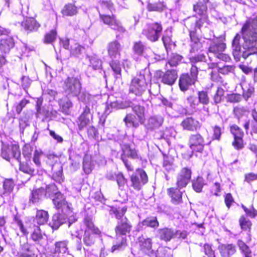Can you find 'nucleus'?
Returning a JSON list of instances; mask_svg holds the SVG:
<instances>
[{
  "instance_id": "obj_20",
  "label": "nucleus",
  "mask_w": 257,
  "mask_h": 257,
  "mask_svg": "<svg viewBox=\"0 0 257 257\" xmlns=\"http://www.w3.org/2000/svg\"><path fill=\"white\" fill-rule=\"evenodd\" d=\"M107 50L108 56L114 60L119 58L122 46L117 41L114 40L108 44Z\"/></svg>"
},
{
  "instance_id": "obj_49",
  "label": "nucleus",
  "mask_w": 257,
  "mask_h": 257,
  "mask_svg": "<svg viewBox=\"0 0 257 257\" xmlns=\"http://www.w3.org/2000/svg\"><path fill=\"white\" fill-rule=\"evenodd\" d=\"M146 49V46L141 41L135 42L133 46L134 53L138 56L143 55L144 52Z\"/></svg>"
},
{
  "instance_id": "obj_37",
  "label": "nucleus",
  "mask_w": 257,
  "mask_h": 257,
  "mask_svg": "<svg viewBox=\"0 0 257 257\" xmlns=\"http://www.w3.org/2000/svg\"><path fill=\"white\" fill-rule=\"evenodd\" d=\"M130 107H132L133 110L137 116L140 123H144L145 120V108L140 105H132L131 104Z\"/></svg>"
},
{
  "instance_id": "obj_6",
  "label": "nucleus",
  "mask_w": 257,
  "mask_h": 257,
  "mask_svg": "<svg viewBox=\"0 0 257 257\" xmlns=\"http://www.w3.org/2000/svg\"><path fill=\"white\" fill-rule=\"evenodd\" d=\"M17 224L23 235L31 233V237L33 241L39 242L43 238V233L39 226L31 224L28 227L27 225H24L21 221H18Z\"/></svg>"
},
{
  "instance_id": "obj_17",
  "label": "nucleus",
  "mask_w": 257,
  "mask_h": 257,
  "mask_svg": "<svg viewBox=\"0 0 257 257\" xmlns=\"http://www.w3.org/2000/svg\"><path fill=\"white\" fill-rule=\"evenodd\" d=\"M225 48L226 45L221 40L218 39L214 40L210 44L208 50V57L210 61H212L211 54L214 55V57H216L221 52H223Z\"/></svg>"
},
{
  "instance_id": "obj_64",
  "label": "nucleus",
  "mask_w": 257,
  "mask_h": 257,
  "mask_svg": "<svg viewBox=\"0 0 257 257\" xmlns=\"http://www.w3.org/2000/svg\"><path fill=\"white\" fill-rule=\"evenodd\" d=\"M251 116L253 118L250 122V127L254 133H257V111L255 110H252Z\"/></svg>"
},
{
  "instance_id": "obj_29",
  "label": "nucleus",
  "mask_w": 257,
  "mask_h": 257,
  "mask_svg": "<svg viewBox=\"0 0 257 257\" xmlns=\"http://www.w3.org/2000/svg\"><path fill=\"white\" fill-rule=\"evenodd\" d=\"M66 221V218L64 214L57 213L53 216L52 221L49 223V225L52 229H57Z\"/></svg>"
},
{
  "instance_id": "obj_4",
  "label": "nucleus",
  "mask_w": 257,
  "mask_h": 257,
  "mask_svg": "<svg viewBox=\"0 0 257 257\" xmlns=\"http://www.w3.org/2000/svg\"><path fill=\"white\" fill-rule=\"evenodd\" d=\"M132 229L131 223L126 217L117 222L115 228V232L117 239L120 237V241L112 246L111 248L112 252L124 248L126 245V239L125 237H123V236H126L127 234H129Z\"/></svg>"
},
{
  "instance_id": "obj_8",
  "label": "nucleus",
  "mask_w": 257,
  "mask_h": 257,
  "mask_svg": "<svg viewBox=\"0 0 257 257\" xmlns=\"http://www.w3.org/2000/svg\"><path fill=\"white\" fill-rule=\"evenodd\" d=\"M1 156L7 161L14 158L18 162H20L21 152L19 146L16 144L8 145L3 143Z\"/></svg>"
},
{
  "instance_id": "obj_41",
  "label": "nucleus",
  "mask_w": 257,
  "mask_h": 257,
  "mask_svg": "<svg viewBox=\"0 0 257 257\" xmlns=\"http://www.w3.org/2000/svg\"><path fill=\"white\" fill-rule=\"evenodd\" d=\"M95 233L89 230H85L83 237L84 244L86 246H91L95 240Z\"/></svg>"
},
{
  "instance_id": "obj_13",
  "label": "nucleus",
  "mask_w": 257,
  "mask_h": 257,
  "mask_svg": "<svg viewBox=\"0 0 257 257\" xmlns=\"http://www.w3.org/2000/svg\"><path fill=\"white\" fill-rule=\"evenodd\" d=\"M189 145L192 151L201 152L204 147V139L199 134L191 135L189 137Z\"/></svg>"
},
{
  "instance_id": "obj_56",
  "label": "nucleus",
  "mask_w": 257,
  "mask_h": 257,
  "mask_svg": "<svg viewBox=\"0 0 257 257\" xmlns=\"http://www.w3.org/2000/svg\"><path fill=\"white\" fill-rule=\"evenodd\" d=\"M183 57L177 54H173L170 60L168 61V64L170 66H176L182 60Z\"/></svg>"
},
{
  "instance_id": "obj_7",
  "label": "nucleus",
  "mask_w": 257,
  "mask_h": 257,
  "mask_svg": "<svg viewBox=\"0 0 257 257\" xmlns=\"http://www.w3.org/2000/svg\"><path fill=\"white\" fill-rule=\"evenodd\" d=\"M162 31V27L160 23L155 22L147 24L143 30V34L152 41H157Z\"/></svg>"
},
{
  "instance_id": "obj_42",
  "label": "nucleus",
  "mask_w": 257,
  "mask_h": 257,
  "mask_svg": "<svg viewBox=\"0 0 257 257\" xmlns=\"http://www.w3.org/2000/svg\"><path fill=\"white\" fill-rule=\"evenodd\" d=\"M51 170L53 172V178L56 181L61 183L63 181L62 167L60 164H56L54 170Z\"/></svg>"
},
{
  "instance_id": "obj_5",
  "label": "nucleus",
  "mask_w": 257,
  "mask_h": 257,
  "mask_svg": "<svg viewBox=\"0 0 257 257\" xmlns=\"http://www.w3.org/2000/svg\"><path fill=\"white\" fill-rule=\"evenodd\" d=\"M198 68L193 65L190 69V74H183L180 77L179 85L181 91H185L188 89L190 86L194 84L197 81Z\"/></svg>"
},
{
  "instance_id": "obj_1",
  "label": "nucleus",
  "mask_w": 257,
  "mask_h": 257,
  "mask_svg": "<svg viewBox=\"0 0 257 257\" xmlns=\"http://www.w3.org/2000/svg\"><path fill=\"white\" fill-rule=\"evenodd\" d=\"M257 16L253 19H249L243 25L241 35L243 43L242 46L244 50L241 51L240 45V36L237 34L232 43V54L236 61H240L242 56L246 59L249 55L257 53Z\"/></svg>"
},
{
  "instance_id": "obj_22",
  "label": "nucleus",
  "mask_w": 257,
  "mask_h": 257,
  "mask_svg": "<svg viewBox=\"0 0 257 257\" xmlns=\"http://www.w3.org/2000/svg\"><path fill=\"white\" fill-rule=\"evenodd\" d=\"M152 243V239L150 238L141 237L139 238L138 244L140 251L149 255L154 253Z\"/></svg>"
},
{
  "instance_id": "obj_16",
  "label": "nucleus",
  "mask_w": 257,
  "mask_h": 257,
  "mask_svg": "<svg viewBox=\"0 0 257 257\" xmlns=\"http://www.w3.org/2000/svg\"><path fill=\"white\" fill-rule=\"evenodd\" d=\"M131 104H132V102L127 100H116L110 102H107L103 114L107 115L112 110L126 108L131 106Z\"/></svg>"
},
{
  "instance_id": "obj_60",
  "label": "nucleus",
  "mask_w": 257,
  "mask_h": 257,
  "mask_svg": "<svg viewBox=\"0 0 257 257\" xmlns=\"http://www.w3.org/2000/svg\"><path fill=\"white\" fill-rule=\"evenodd\" d=\"M84 50V48L77 43H75L71 47V54L74 56H78L81 54Z\"/></svg>"
},
{
  "instance_id": "obj_33",
  "label": "nucleus",
  "mask_w": 257,
  "mask_h": 257,
  "mask_svg": "<svg viewBox=\"0 0 257 257\" xmlns=\"http://www.w3.org/2000/svg\"><path fill=\"white\" fill-rule=\"evenodd\" d=\"M190 37L191 39V49L190 52V53H192L197 52L202 48V44L199 39L197 37L196 34L192 33Z\"/></svg>"
},
{
  "instance_id": "obj_53",
  "label": "nucleus",
  "mask_w": 257,
  "mask_h": 257,
  "mask_svg": "<svg viewBox=\"0 0 257 257\" xmlns=\"http://www.w3.org/2000/svg\"><path fill=\"white\" fill-rule=\"evenodd\" d=\"M166 8V6L162 2L150 3L148 6V9L149 11L162 12Z\"/></svg>"
},
{
  "instance_id": "obj_44",
  "label": "nucleus",
  "mask_w": 257,
  "mask_h": 257,
  "mask_svg": "<svg viewBox=\"0 0 257 257\" xmlns=\"http://www.w3.org/2000/svg\"><path fill=\"white\" fill-rule=\"evenodd\" d=\"M19 162L20 163V170L26 174L28 175L27 180H29L32 176L34 175L35 170L27 164L21 163V162Z\"/></svg>"
},
{
  "instance_id": "obj_24",
  "label": "nucleus",
  "mask_w": 257,
  "mask_h": 257,
  "mask_svg": "<svg viewBox=\"0 0 257 257\" xmlns=\"http://www.w3.org/2000/svg\"><path fill=\"white\" fill-rule=\"evenodd\" d=\"M92 118V115L90 113V109L87 106H86L78 119V123L79 130H82L88 125Z\"/></svg>"
},
{
  "instance_id": "obj_47",
  "label": "nucleus",
  "mask_w": 257,
  "mask_h": 257,
  "mask_svg": "<svg viewBox=\"0 0 257 257\" xmlns=\"http://www.w3.org/2000/svg\"><path fill=\"white\" fill-rule=\"evenodd\" d=\"M237 244L241 253L245 257H251V252L249 247L241 240H238Z\"/></svg>"
},
{
  "instance_id": "obj_39",
  "label": "nucleus",
  "mask_w": 257,
  "mask_h": 257,
  "mask_svg": "<svg viewBox=\"0 0 257 257\" xmlns=\"http://www.w3.org/2000/svg\"><path fill=\"white\" fill-rule=\"evenodd\" d=\"M87 59L89 61V66L91 67L94 70H98L101 68L102 61L98 57L93 54L87 56Z\"/></svg>"
},
{
  "instance_id": "obj_26",
  "label": "nucleus",
  "mask_w": 257,
  "mask_h": 257,
  "mask_svg": "<svg viewBox=\"0 0 257 257\" xmlns=\"http://www.w3.org/2000/svg\"><path fill=\"white\" fill-rule=\"evenodd\" d=\"M158 236L161 240L168 242L175 238L176 230L170 228L159 229L157 231Z\"/></svg>"
},
{
  "instance_id": "obj_23",
  "label": "nucleus",
  "mask_w": 257,
  "mask_h": 257,
  "mask_svg": "<svg viewBox=\"0 0 257 257\" xmlns=\"http://www.w3.org/2000/svg\"><path fill=\"white\" fill-rule=\"evenodd\" d=\"M218 250L222 257H231L236 252V247L233 243H223L218 246Z\"/></svg>"
},
{
  "instance_id": "obj_28",
  "label": "nucleus",
  "mask_w": 257,
  "mask_h": 257,
  "mask_svg": "<svg viewBox=\"0 0 257 257\" xmlns=\"http://www.w3.org/2000/svg\"><path fill=\"white\" fill-rule=\"evenodd\" d=\"M68 243V241L67 240L58 241L55 243V248L53 253L56 256L67 253Z\"/></svg>"
},
{
  "instance_id": "obj_54",
  "label": "nucleus",
  "mask_w": 257,
  "mask_h": 257,
  "mask_svg": "<svg viewBox=\"0 0 257 257\" xmlns=\"http://www.w3.org/2000/svg\"><path fill=\"white\" fill-rule=\"evenodd\" d=\"M204 185L203 179L202 177H198L193 180L192 182V187L193 189L197 192H200Z\"/></svg>"
},
{
  "instance_id": "obj_46",
  "label": "nucleus",
  "mask_w": 257,
  "mask_h": 257,
  "mask_svg": "<svg viewBox=\"0 0 257 257\" xmlns=\"http://www.w3.org/2000/svg\"><path fill=\"white\" fill-rule=\"evenodd\" d=\"M78 12L77 8L74 5L69 4L66 5L62 11L63 15L66 16H72Z\"/></svg>"
},
{
  "instance_id": "obj_51",
  "label": "nucleus",
  "mask_w": 257,
  "mask_h": 257,
  "mask_svg": "<svg viewBox=\"0 0 257 257\" xmlns=\"http://www.w3.org/2000/svg\"><path fill=\"white\" fill-rule=\"evenodd\" d=\"M156 257H172L171 249L166 247H160L156 253Z\"/></svg>"
},
{
  "instance_id": "obj_32",
  "label": "nucleus",
  "mask_w": 257,
  "mask_h": 257,
  "mask_svg": "<svg viewBox=\"0 0 257 257\" xmlns=\"http://www.w3.org/2000/svg\"><path fill=\"white\" fill-rule=\"evenodd\" d=\"M163 122V118L161 116H151L148 120L147 126L148 128L154 130L159 128Z\"/></svg>"
},
{
  "instance_id": "obj_36",
  "label": "nucleus",
  "mask_w": 257,
  "mask_h": 257,
  "mask_svg": "<svg viewBox=\"0 0 257 257\" xmlns=\"http://www.w3.org/2000/svg\"><path fill=\"white\" fill-rule=\"evenodd\" d=\"M140 227H143V226L150 227L152 228H157L159 225V223L157 218L155 216L148 217L145 219L143 220L139 224Z\"/></svg>"
},
{
  "instance_id": "obj_57",
  "label": "nucleus",
  "mask_w": 257,
  "mask_h": 257,
  "mask_svg": "<svg viewBox=\"0 0 257 257\" xmlns=\"http://www.w3.org/2000/svg\"><path fill=\"white\" fill-rule=\"evenodd\" d=\"M247 110L245 107L238 105L234 108L233 112L236 117L240 118L245 115Z\"/></svg>"
},
{
  "instance_id": "obj_52",
  "label": "nucleus",
  "mask_w": 257,
  "mask_h": 257,
  "mask_svg": "<svg viewBox=\"0 0 257 257\" xmlns=\"http://www.w3.org/2000/svg\"><path fill=\"white\" fill-rule=\"evenodd\" d=\"M127 208L125 206L122 208H112L110 210V214H114L115 217L120 219L123 216L126 211Z\"/></svg>"
},
{
  "instance_id": "obj_38",
  "label": "nucleus",
  "mask_w": 257,
  "mask_h": 257,
  "mask_svg": "<svg viewBox=\"0 0 257 257\" xmlns=\"http://www.w3.org/2000/svg\"><path fill=\"white\" fill-rule=\"evenodd\" d=\"M123 121L127 127H133L135 128H137L139 126V123H140L138 117L132 113L127 114L124 118Z\"/></svg>"
},
{
  "instance_id": "obj_18",
  "label": "nucleus",
  "mask_w": 257,
  "mask_h": 257,
  "mask_svg": "<svg viewBox=\"0 0 257 257\" xmlns=\"http://www.w3.org/2000/svg\"><path fill=\"white\" fill-rule=\"evenodd\" d=\"M14 186V182L11 179H4L1 178L0 179V195L3 197L9 198Z\"/></svg>"
},
{
  "instance_id": "obj_10",
  "label": "nucleus",
  "mask_w": 257,
  "mask_h": 257,
  "mask_svg": "<svg viewBox=\"0 0 257 257\" xmlns=\"http://www.w3.org/2000/svg\"><path fill=\"white\" fill-rule=\"evenodd\" d=\"M122 154L121 156V159L124 163L125 167L128 171H132L133 168L130 162L125 159V157H130L132 159H138L139 156L137 151L129 145H123L122 147Z\"/></svg>"
},
{
  "instance_id": "obj_11",
  "label": "nucleus",
  "mask_w": 257,
  "mask_h": 257,
  "mask_svg": "<svg viewBox=\"0 0 257 257\" xmlns=\"http://www.w3.org/2000/svg\"><path fill=\"white\" fill-rule=\"evenodd\" d=\"M161 71H157L155 72V77L157 78H162L161 81L169 85H173L178 78L177 72L174 69L168 70L164 74Z\"/></svg>"
},
{
  "instance_id": "obj_3",
  "label": "nucleus",
  "mask_w": 257,
  "mask_h": 257,
  "mask_svg": "<svg viewBox=\"0 0 257 257\" xmlns=\"http://www.w3.org/2000/svg\"><path fill=\"white\" fill-rule=\"evenodd\" d=\"M151 76L149 72L142 71L132 79L130 92L137 96H141L151 84Z\"/></svg>"
},
{
  "instance_id": "obj_2",
  "label": "nucleus",
  "mask_w": 257,
  "mask_h": 257,
  "mask_svg": "<svg viewBox=\"0 0 257 257\" xmlns=\"http://www.w3.org/2000/svg\"><path fill=\"white\" fill-rule=\"evenodd\" d=\"M100 5V8L99 13L101 21L111 29L120 33L124 32V28L122 26L120 21L116 19L114 15H110L104 13V11H111L112 8V4L110 0H101Z\"/></svg>"
},
{
  "instance_id": "obj_12",
  "label": "nucleus",
  "mask_w": 257,
  "mask_h": 257,
  "mask_svg": "<svg viewBox=\"0 0 257 257\" xmlns=\"http://www.w3.org/2000/svg\"><path fill=\"white\" fill-rule=\"evenodd\" d=\"M148 178L146 173L142 169H138L131 176V181L134 188L139 190L142 185L148 182Z\"/></svg>"
},
{
  "instance_id": "obj_62",
  "label": "nucleus",
  "mask_w": 257,
  "mask_h": 257,
  "mask_svg": "<svg viewBox=\"0 0 257 257\" xmlns=\"http://www.w3.org/2000/svg\"><path fill=\"white\" fill-rule=\"evenodd\" d=\"M239 224L241 228L244 230H249L251 223L250 221L246 219L244 216H241L239 219Z\"/></svg>"
},
{
  "instance_id": "obj_21",
  "label": "nucleus",
  "mask_w": 257,
  "mask_h": 257,
  "mask_svg": "<svg viewBox=\"0 0 257 257\" xmlns=\"http://www.w3.org/2000/svg\"><path fill=\"white\" fill-rule=\"evenodd\" d=\"M181 125L184 130L196 131L201 127V124L198 120L192 117H188L181 122Z\"/></svg>"
},
{
  "instance_id": "obj_30",
  "label": "nucleus",
  "mask_w": 257,
  "mask_h": 257,
  "mask_svg": "<svg viewBox=\"0 0 257 257\" xmlns=\"http://www.w3.org/2000/svg\"><path fill=\"white\" fill-rule=\"evenodd\" d=\"M14 40L11 37L3 39L0 42V51L4 53H8L14 47Z\"/></svg>"
},
{
  "instance_id": "obj_31",
  "label": "nucleus",
  "mask_w": 257,
  "mask_h": 257,
  "mask_svg": "<svg viewBox=\"0 0 257 257\" xmlns=\"http://www.w3.org/2000/svg\"><path fill=\"white\" fill-rule=\"evenodd\" d=\"M21 26L26 30L36 31L40 27V24L33 18H27L21 23Z\"/></svg>"
},
{
  "instance_id": "obj_59",
  "label": "nucleus",
  "mask_w": 257,
  "mask_h": 257,
  "mask_svg": "<svg viewBox=\"0 0 257 257\" xmlns=\"http://www.w3.org/2000/svg\"><path fill=\"white\" fill-rule=\"evenodd\" d=\"M189 60L192 67L193 65L196 66L195 64L197 63L205 62L206 58L204 55L199 54L194 56H190Z\"/></svg>"
},
{
  "instance_id": "obj_50",
  "label": "nucleus",
  "mask_w": 257,
  "mask_h": 257,
  "mask_svg": "<svg viewBox=\"0 0 257 257\" xmlns=\"http://www.w3.org/2000/svg\"><path fill=\"white\" fill-rule=\"evenodd\" d=\"M83 168L84 172L89 174L93 169V164L91 162V159L90 156H85L83 159Z\"/></svg>"
},
{
  "instance_id": "obj_63",
  "label": "nucleus",
  "mask_w": 257,
  "mask_h": 257,
  "mask_svg": "<svg viewBox=\"0 0 257 257\" xmlns=\"http://www.w3.org/2000/svg\"><path fill=\"white\" fill-rule=\"evenodd\" d=\"M224 92L223 89L219 87L217 88L213 96L214 101L215 103H218L221 102L222 97L224 95Z\"/></svg>"
},
{
  "instance_id": "obj_40",
  "label": "nucleus",
  "mask_w": 257,
  "mask_h": 257,
  "mask_svg": "<svg viewBox=\"0 0 257 257\" xmlns=\"http://www.w3.org/2000/svg\"><path fill=\"white\" fill-rule=\"evenodd\" d=\"M53 203L57 209H62V210L67 207L65 200L62 194L60 193H56V196L53 199Z\"/></svg>"
},
{
  "instance_id": "obj_14",
  "label": "nucleus",
  "mask_w": 257,
  "mask_h": 257,
  "mask_svg": "<svg viewBox=\"0 0 257 257\" xmlns=\"http://www.w3.org/2000/svg\"><path fill=\"white\" fill-rule=\"evenodd\" d=\"M185 25L189 30L190 36L191 33L196 34L197 29H200L203 26L206 28L208 25L204 21H200V19H198L195 17H192L188 18L185 21Z\"/></svg>"
},
{
  "instance_id": "obj_9",
  "label": "nucleus",
  "mask_w": 257,
  "mask_h": 257,
  "mask_svg": "<svg viewBox=\"0 0 257 257\" xmlns=\"http://www.w3.org/2000/svg\"><path fill=\"white\" fill-rule=\"evenodd\" d=\"M81 86L79 80L75 77H68L65 81L63 89L68 94L77 96L80 93Z\"/></svg>"
},
{
  "instance_id": "obj_35",
  "label": "nucleus",
  "mask_w": 257,
  "mask_h": 257,
  "mask_svg": "<svg viewBox=\"0 0 257 257\" xmlns=\"http://www.w3.org/2000/svg\"><path fill=\"white\" fill-rule=\"evenodd\" d=\"M168 191L171 197L172 201L174 204H178L182 202V192L179 189L171 188L168 189Z\"/></svg>"
},
{
  "instance_id": "obj_61",
  "label": "nucleus",
  "mask_w": 257,
  "mask_h": 257,
  "mask_svg": "<svg viewBox=\"0 0 257 257\" xmlns=\"http://www.w3.org/2000/svg\"><path fill=\"white\" fill-rule=\"evenodd\" d=\"M110 66L116 75H120L121 69L119 61L112 60L110 63Z\"/></svg>"
},
{
  "instance_id": "obj_58",
  "label": "nucleus",
  "mask_w": 257,
  "mask_h": 257,
  "mask_svg": "<svg viewBox=\"0 0 257 257\" xmlns=\"http://www.w3.org/2000/svg\"><path fill=\"white\" fill-rule=\"evenodd\" d=\"M47 163L50 165L51 169L54 170L56 164H59L58 162V157L53 154H49L47 156Z\"/></svg>"
},
{
  "instance_id": "obj_19",
  "label": "nucleus",
  "mask_w": 257,
  "mask_h": 257,
  "mask_svg": "<svg viewBox=\"0 0 257 257\" xmlns=\"http://www.w3.org/2000/svg\"><path fill=\"white\" fill-rule=\"evenodd\" d=\"M191 170L184 168L182 169L177 177V185L179 188L181 189L186 186L191 179Z\"/></svg>"
},
{
  "instance_id": "obj_55",
  "label": "nucleus",
  "mask_w": 257,
  "mask_h": 257,
  "mask_svg": "<svg viewBox=\"0 0 257 257\" xmlns=\"http://www.w3.org/2000/svg\"><path fill=\"white\" fill-rule=\"evenodd\" d=\"M198 98L200 103L204 105L208 104L209 102V98L207 92L200 91L197 93Z\"/></svg>"
},
{
  "instance_id": "obj_34",
  "label": "nucleus",
  "mask_w": 257,
  "mask_h": 257,
  "mask_svg": "<svg viewBox=\"0 0 257 257\" xmlns=\"http://www.w3.org/2000/svg\"><path fill=\"white\" fill-rule=\"evenodd\" d=\"M45 196V190L44 188H40L32 191L30 198V202L36 203L39 202Z\"/></svg>"
},
{
  "instance_id": "obj_27",
  "label": "nucleus",
  "mask_w": 257,
  "mask_h": 257,
  "mask_svg": "<svg viewBox=\"0 0 257 257\" xmlns=\"http://www.w3.org/2000/svg\"><path fill=\"white\" fill-rule=\"evenodd\" d=\"M17 255L20 257H36V255L30 249V245L25 241L23 243L20 241V250L18 252Z\"/></svg>"
},
{
  "instance_id": "obj_25",
  "label": "nucleus",
  "mask_w": 257,
  "mask_h": 257,
  "mask_svg": "<svg viewBox=\"0 0 257 257\" xmlns=\"http://www.w3.org/2000/svg\"><path fill=\"white\" fill-rule=\"evenodd\" d=\"M207 8L206 3L199 1L196 5H194L193 10L199 16H201L200 21L205 22L207 25L209 24L208 20L206 15Z\"/></svg>"
},
{
  "instance_id": "obj_45",
  "label": "nucleus",
  "mask_w": 257,
  "mask_h": 257,
  "mask_svg": "<svg viewBox=\"0 0 257 257\" xmlns=\"http://www.w3.org/2000/svg\"><path fill=\"white\" fill-rule=\"evenodd\" d=\"M48 218L49 215L47 211L43 210L37 211L36 216V220L39 224H44L47 222Z\"/></svg>"
},
{
  "instance_id": "obj_15",
  "label": "nucleus",
  "mask_w": 257,
  "mask_h": 257,
  "mask_svg": "<svg viewBox=\"0 0 257 257\" xmlns=\"http://www.w3.org/2000/svg\"><path fill=\"white\" fill-rule=\"evenodd\" d=\"M230 132L234 137V141L232 142L233 146L237 150L242 149L243 147V132L236 125H232L230 126Z\"/></svg>"
},
{
  "instance_id": "obj_48",
  "label": "nucleus",
  "mask_w": 257,
  "mask_h": 257,
  "mask_svg": "<svg viewBox=\"0 0 257 257\" xmlns=\"http://www.w3.org/2000/svg\"><path fill=\"white\" fill-rule=\"evenodd\" d=\"M59 105L63 111L67 113L70 108L72 106V103L69 99L66 97H63L59 101Z\"/></svg>"
},
{
  "instance_id": "obj_43",
  "label": "nucleus",
  "mask_w": 257,
  "mask_h": 257,
  "mask_svg": "<svg viewBox=\"0 0 257 257\" xmlns=\"http://www.w3.org/2000/svg\"><path fill=\"white\" fill-rule=\"evenodd\" d=\"M84 223L87 229L85 230H89L96 234L100 233V230L98 228L95 227L93 224L92 217L90 216H86L84 219Z\"/></svg>"
}]
</instances>
